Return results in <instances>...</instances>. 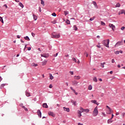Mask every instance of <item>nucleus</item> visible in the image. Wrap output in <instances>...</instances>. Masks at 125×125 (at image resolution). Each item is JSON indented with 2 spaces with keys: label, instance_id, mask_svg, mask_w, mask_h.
Returning <instances> with one entry per match:
<instances>
[{
  "label": "nucleus",
  "instance_id": "1",
  "mask_svg": "<svg viewBox=\"0 0 125 125\" xmlns=\"http://www.w3.org/2000/svg\"><path fill=\"white\" fill-rule=\"evenodd\" d=\"M109 43H110V40L109 39L103 41V44L106 46V47H109Z\"/></svg>",
  "mask_w": 125,
  "mask_h": 125
},
{
  "label": "nucleus",
  "instance_id": "2",
  "mask_svg": "<svg viewBox=\"0 0 125 125\" xmlns=\"http://www.w3.org/2000/svg\"><path fill=\"white\" fill-rule=\"evenodd\" d=\"M97 115H98V107L96 106V107H95L93 111V116L94 117H96Z\"/></svg>",
  "mask_w": 125,
  "mask_h": 125
},
{
  "label": "nucleus",
  "instance_id": "3",
  "mask_svg": "<svg viewBox=\"0 0 125 125\" xmlns=\"http://www.w3.org/2000/svg\"><path fill=\"white\" fill-rule=\"evenodd\" d=\"M60 37V34H55L54 33H52V38H53V39L59 38Z\"/></svg>",
  "mask_w": 125,
  "mask_h": 125
},
{
  "label": "nucleus",
  "instance_id": "4",
  "mask_svg": "<svg viewBox=\"0 0 125 125\" xmlns=\"http://www.w3.org/2000/svg\"><path fill=\"white\" fill-rule=\"evenodd\" d=\"M106 108L108 109V111H107V114H108V115L112 114V112H113L112 109H111V108H110V107H109L108 105H106Z\"/></svg>",
  "mask_w": 125,
  "mask_h": 125
},
{
  "label": "nucleus",
  "instance_id": "5",
  "mask_svg": "<svg viewBox=\"0 0 125 125\" xmlns=\"http://www.w3.org/2000/svg\"><path fill=\"white\" fill-rule=\"evenodd\" d=\"M109 26L110 28H112V31H115V29H116V26H115V25L114 24L109 23Z\"/></svg>",
  "mask_w": 125,
  "mask_h": 125
},
{
  "label": "nucleus",
  "instance_id": "6",
  "mask_svg": "<svg viewBox=\"0 0 125 125\" xmlns=\"http://www.w3.org/2000/svg\"><path fill=\"white\" fill-rule=\"evenodd\" d=\"M37 113H38L39 117H40V118H42V111H41V110L40 109L38 110Z\"/></svg>",
  "mask_w": 125,
  "mask_h": 125
},
{
  "label": "nucleus",
  "instance_id": "7",
  "mask_svg": "<svg viewBox=\"0 0 125 125\" xmlns=\"http://www.w3.org/2000/svg\"><path fill=\"white\" fill-rule=\"evenodd\" d=\"M48 115L49 116H52V117H55V114H54V113H53V112L52 111L49 112Z\"/></svg>",
  "mask_w": 125,
  "mask_h": 125
},
{
  "label": "nucleus",
  "instance_id": "8",
  "mask_svg": "<svg viewBox=\"0 0 125 125\" xmlns=\"http://www.w3.org/2000/svg\"><path fill=\"white\" fill-rule=\"evenodd\" d=\"M41 55L42 57H44V58H47L48 57V55L47 54H41Z\"/></svg>",
  "mask_w": 125,
  "mask_h": 125
},
{
  "label": "nucleus",
  "instance_id": "9",
  "mask_svg": "<svg viewBox=\"0 0 125 125\" xmlns=\"http://www.w3.org/2000/svg\"><path fill=\"white\" fill-rule=\"evenodd\" d=\"M25 95H26V96H27V97H29V96H31V94H30L29 91H28V90L25 91Z\"/></svg>",
  "mask_w": 125,
  "mask_h": 125
},
{
  "label": "nucleus",
  "instance_id": "10",
  "mask_svg": "<svg viewBox=\"0 0 125 125\" xmlns=\"http://www.w3.org/2000/svg\"><path fill=\"white\" fill-rule=\"evenodd\" d=\"M73 85H78V83H79V82H77V81L74 80L72 82Z\"/></svg>",
  "mask_w": 125,
  "mask_h": 125
},
{
  "label": "nucleus",
  "instance_id": "11",
  "mask_svg": "<svg viewBox=\"0 0 125 125\" xmlns=\"http://www.w3.org/2000/svg\"><path fill=\"white\" fill-rule=\"evenodd\" d=\"M122 44V42H117L115 46H120V45H121Z\"/></svg>",
  "mask_w": 125,
  "mask_h": 125
},
{
  "label": "nucleus",
  "instance_id": "12",
  "mask_svg": "<svg viewBox=\"0 0 125 125\" xmlns=\"http://www.w3.org/2000/svg\"><path fill=\"white\" fill-rule=\"evenodd\" d=\"M93 4L95 6V8H98V6H97V3H96V2H95V1H93Z\"/></svg>",
  "mask_w": 125,
  "mask_h": 125
},
{
  "label": "nucleus",
  "instance_id": "13",
  "mask_svg": "<svg viewBox=\"0 0 125 125\" xmlns=\"http://www.w3.org/2000/svg\"><path fill=\"white\" fill-rule=\"evenodd\" d=\"M63 110L64 111H65L66 112H70V109L69 108L63 107Z\"/></svg>",
  "mask_w": 125,
  "mask_h": 125
},
{
  "label": "nucleus",
  "instance_id": "14",
  "mask_svg": "<svg viewBox=\"0 0 125 125\" xmlns=\"http://www.w3.org/2000/svg\"><path fill=\"white\" fill-rule=\"evenodd\" d=\"M42 107L43 108H48V105H47V104L46 103H44L42 104Z\"/></svg>",
  "mask_w": 125,
  "mask_h": 125
},
{
  "label": "nucleus",
  "instance_id": "15",
  "mask_svg": "<svg viewBox=\"0 0 125 125\" xmlns=\"http://www.w3.org/2000/svg\"><path fill=\"white\" fill-rule=\"evenodd\" d=\"M124 12H125V10H121L119 12L118 14L119 15H121V14H124Z\"/></svg>",
  "mask_w": 125,
  "mask_h": 125
},
{
  "label": "nucleus",
  "instance_id": "16",
  "mask_svg": "<svg viewBox=\"0 0 125 125\" xmlns=\"http://www.w3.org/2000/svg\"><path fill=\"white\" fill-rule=\"evenodd\" d=\"M74 79H75V80H80V79H81V76H75V77H74Z\"/></svg>",
  "mask_w": 125,
  "mask_h": 125
},
{
  "label": "nucleus",
  "instance_id": "17",
  "mask_svg": "<svg viewBox=\"0 0 125 125\" xmlns=\"http://www.w3.org/2000/svg\"><path fill=\"white\" fill-rule=\"evenodd\" d=\"M46 63H47V61H44L42 62V66H44V65H46Z\"/></svg>",
  "mask_w": 125,
  "mask_h": 125
},
{
  "label": "nucleus",
  "instance_id": "18",
  "mask_svg": "<svg viewBox=\"0 0 125 125\" xmlns=\"http://www.w3.org/2000/svg\"><path fill=\"white\" fill-rule=\"evenodd\" d=\"M33 19H34V20L35 21H37V20L38 19V17H37V16L35 15L34 14L33 15Z\"/></svg>",
  "mask_w": 125,
  "mask_h": 125
},
{
  "label": "nucleus",
  "instance_id": "19",
  "mask_svg": "<svg viewBox=\"0 0 125 125\" xmlns=\"http://www.w3.org/2000/svg\"><path fill=\"white\" fill-rule=\"evenodd\" d=\"M19 5H20V6L21 7V8H23L24 7V5H23V4L21 2L19 3Z\"/></svg>",
  "mask_w": 125,
  "mask_h": 125
},
{
  "label": "nucleus",
  "instance_id": "20",
  "mask_svg": "<svg viewBox=\"0 0 125 125\" xmlns=\"http://www.w3.org/2000/svg\"><path fill=\"white\" fill-rule=\"evenodd\" d=\"M24 40H25L26 41H30V38H29V36H26L24 37Z\"/></svg>",
  "mask_w": 125,
  "mask_h": 125
},
{
  "label": "nucleus",
  "instance_id": "21",
  "mask_svg": "<svg viewBox=\"0 0 125 125\" xmlns=\"http://www.w3.org/2000/svg\"><path fill=\"white\" fill-rule=\"evenodd\" d=\"M64 14L65 16H67V15H68V14H69V11H64Z\"/></svg>",
  "mask_w": 125,
  "mask_h": 125
},
{
  "label": "nucleus",
  "instance_id": "22",
  "mask_svg": "<svg viewBox=\"0 0 125 125\" xmlns=\"http://www.w3.org/2000/svg\"><path fill=\"white\" fill-rule=\"evenodd\" d=\"M113 123V121H112V119H110L107 120V124H111Z\"/></svg>",
  "mask_w": 125,
  "mask_h": 125
},
{
  "label": "nucleus",
  "instance_id": "23",
  "mask_svg": "<svg viewBox=\"0 0 125 125\" xmlns=\"http://www.w3.org/2000/svg\"><path fill=\"white\" fill-rule=\"evenodd\" d=\"M93 82H95V83H97V78H96V77H94L93 78Z\"/></svg>",
  "mask_w": 125,
  "mask_h": 125
},
{
  "label": "nucleus",
  "instance_id": "24",
  "mask_svg": "<svg viewBox=\"0 0 125 125\" xmlns=\"http://www.w3.org/2000/svg\"><path fill=\"white\" fill-rule=\"evenodd\" d=\"M49 76H50V80H53L54 79V77L53 76H52V74H49Z\"/></svg>",
  "mask_w": 125,
  "mask_h": 125
},
{
  "label": "nucleus",
  "instance_id": "25",
  "mask_svg": "<svg viewBox=\"0 0 125 125\" xmlns=\"http://www.w3.org/2000/svg\"><path fill=\"white\" fill-rule=\"evenodd\" d=\"M78 113L79 114V115H80V118H81V117H82V111L78 110Z\"/></svg>",
  "mask_w": 125,
  "mask_h": 125
},
{
  "label": "nucleus",
  "instance_id": "26",
  "mask_svg": "<svg viewBox=\"0 0 125 125\" xmlns=\"http://www.w3.org/2000/svg\"><path fill=\"white\" fill-rule=\"evenodd\" d=\"M73 28H74V30H75V31H77L78 30V27H77V25H74Z\"/></svg>",
  "mask_w": 125,
  "mask_h": 125
},
{
  "label": "nucleus",
  "instance_id": "27",
  "mask_svg": "<svg viewBox=\"0 0 125 125\" xmlns=\"http://www.w3.org/2000/svg\"><path fill=\"white\" fill-rule=\"evenodd\" d=\"M84 112L85 113H88L89 112V109H84Z\"/></svg>",
  "mask_w": 125,
  "mask_h": 125
},
{
  "label": "nucleus",
  "instance_id": "28",
  "mask_svg": "<svg viewBox=\"0 0 125 125\" xmlns=\"http://www.w3.org/2000/svg\"><path fill=\"white\" fill-rule=\"evenodd\" d=\"M41 1V4L43 5V6H44V1L43 0H40Z\"/></svg>",
  "mask_w": 125,
  "mask_h": 125
},
{
  "label": "nucleus",
  "instance_id": "29",
  "mask_svg": "<svg viewBox=\"0 0 125 125\" xmlns=\"http://www.w3.org/2000/svg\"><path fill=\"white\" fill-rule=\"evenodd\" d=\"M115 6L116 7H120V6H121V4H120V3H117Z\"/></svg>",
  "mask_w": 125,
  "mask_h": 125
},
{
  "label": "nucleus",
  "instance_id": "30",
  "mask_svg": "<svg viewBox=\"0 0 125 125\" xmlns=\"http://www.w3.org/2000/svg\"><path fill=\"white\" fill-rule=\"evenodd\" d=\"M72 104H73V105H74V106H76V105H77V102H76V101H72Z\"/></svg>",
  "mask_w": 125,
  "mask_h": 125
},
{
  "label": "nucleus",
  "instance_id": "31",
  "mask_svg": "<svg viewBox=\"0 0 125 125\" xmlns=\"http://www.w3.org/2000/svg\"><path fill=\"white\" fill-rule=\"evenodd\" d=\"M23 109H24L25 111L26 112H28V108L27 107H25V106H22Z\"/></svg>",
  "mask_w": 125,
  "mask_h": 125
},
{
  "label": "nucleus",
  "instance_id": "32",
  "mask_svg": "<svg viewBox=\"0 0 125 125\" xmlns=\"http://www.w3.org/2000/svg\"><path fill=\"white\" fill-rule=\"evenodd\" d=\"M91 103H93L94 104H96V103L97 102V101H96V100H92L91 101Z\"/></svg>",
  "mask_w": 125,
  "mask_h": 125
},
{
  "label": "nucleus",
  "instance_id": "33",
  "mask_svg": "<svg viewBox=\"0 0 125 125\" xmlns=\"http://www.w3.org/2000/svg\"><path fill=\"white\" fill-rule=\"evenodd\" d=\"M88 89L89 90H91V89H92V86L91 85H89Z\"/></svg>",
  "mask_w": 125,
  "mask_h": 125
},
{
  "label": "nucleus",
  "instance_id": "34",
  "mask_svg": "<svg viewBox=\"0 0 125 125\" xmlns=\"http://www.w3.org/2000/svg\"><path fill=\"white\" fill-rule=\"evenodd\" d=\"M81 112H82V113L84 112V109H83V107H80V110Z\"/></svg>",
  "mask_w": 125,
  "mask_h": 125
},
{
  "label": "nucleus",
  "instance_id": "35",
  "mask_svg": "<svg viewBox=\"0 0 125 125\" xmlns=\"http://www.w3.org/2000/svg\"><path fill=\"white\" fill-rule=\"evenodd\" d=\"M65 22L66 23V24H67V25H69V24H70V21H69V20H67Z\"/></svg>",
  "mask_w": 125,
  "mask_h": 125
},
{
  "label": "nucleus",
  "instance_id": "36",
  "mask_svg": "<svg viewBox=\"0 0 125 125\" xmlns=\"http://www.w3.org/2000/svg\"><path fill=\"white\" fill-rule=\"evenodd\" d=\"M0 21L1 23H3V19H2V17H0Z\"/></svg>",
  "mask_w": 125,
  "mask_h": 125
},
{
  "label": "nucleus",
  "instance_id": "37",
  "mask_svg": "<svg viewBox=\"0 0 125 125\" xmlns=\"http://www.w3.org/2000/svg\"><path fill=\"white\" fill-rule=\"evenodd\" d=\"M72 60H73V61H74V62H75V63H77V59H76V58H72Z\"/></svg>",
  "mask_w": 125,
  "mask_h": 125
},
{
  "label": "nucleus",
  "instance_id": "38",
  "mask_svg": "<svg viewBox=\"0 0 125 125\" xmlns=\"http://www.w3.org/2000/svg\"><path fill=\"white\" fill-rule=\"evenodd\" d=\"M97 47H98V48H101V46H100V43H98V45H97Z\"/></svg>",
  "mask_w": 125,
  "mask_h": 125
},
{
  "label": "nucleus",
  "instance_id": "39",
  "mask_svg": "<svg viewBox=\"0 0 125 125\" xmlns=\"http://www.w3.org/2000/svg\"><path fill=\"white\" fill-rule=\"evenodd\" d=\"M101 25H102L103 26H105V22L103 21H101Z\"/></svg>",
  "mask_w": 125,
  "mask_h": 125
},
{
  "label": "nucleus",
  "instance_id": "40",
  "mask_svg": "<svg viewBox=\"0 0 125 125\" xmlns=\"http://www.w3.org/2000/svg\"><path fill=\"white\" fill-rule=\"evenodd\" d=\"M52 16H54V17H56V14L55 13H53L52 14Z\"/></svg>",
  "mask_w": 125,
  "mask_h": 125
},
{
  "label": "nucleus",
  "instance_id": "41",
  "mask_svg": "<svg viewBox=\"0 0 125 125\" xmlns=\"http://www.w3.org/2000/svg\"><path fill=\"white\" fill-rule=\"evenodd\" d=\"M120 52L119 51H116L115 52V54H119Z\"/></svg>",
  "mask_w": 125,
  "mask_h": 125
},
{
  "label": "nucleus",
  "instance_id": "42",
  "mask_svg": "<svg viewBox=\"0 0 125 125\" xmlns=\"http://www.w3.org/2000/svg\"><path fill=\"white\" fill-rule=\"evenodd\" d=\"M3 86H5V84L3 83V84H1V87H0L1 88L2 87H3Z\"/></svg>",
  "mask_w": 125,
  "mask_h": 125
},
{
  "label": "nucleus",
  "instance_id": "43",
  "mask_svg": "<svg viewBox=\"0 0 125 125\" xmlns=\"http://www.w3.org/2000/svg\"><path fill=\"white\" fill-rule=\"evenodd\" d=\"M101 66L102 68H104V64L103 63H101Z\"/></svg>",
  "mask_w": 125,
  "mask_h": 125
},
{
  "label": "nucleus",
  "instance_id": "44",
  "mask_svg": "<svg viewBox=\"0 0 125 125\" xmlns=\"http://www.w3.org/2000/svg\"><path fill=\"white\" fill-rule=\"evenodd\" d=\"M31 35H32V37H33V38H35V33L32 32Z\"/></svg>",
  "mask_w": 125,
  "mask_h": 125
},
{
  "label": "nucleus",
  "instance_id": "45",
  "mask_svg": "<svg viewBox=\"0 0 125 125\" xmlns=\"http://www.w3.org/2000/svg\"><path fill=\"white\" fill-rule=\"evenodd\" d=\"M93 20H94V18H91L89 19V21H93Z\"/></svg>",
  "mask_w": 125,
  "mask_h": 125
},
{
  "label": "nucleus",
  "instance_id": "46",
  "mask_svg": "<svg viewBox=\"0 0 125 125\" xmlns=\"http://www.w3.org/2000/svg\"><path fill=\"white\" fill-rule=\"evenodd\" d=\"M125 26H123V27H121L122 31H124V30H125Z\"/></svg>",
  "mask_w": 125,
  "mask_h": 125
},
{
  "label": "nucleus",
  "instance_id": "47",
  "mask_svg": "<svg viewBox=\"0 0 125 125\" xmlns=\"http://www.w3.org/2000/svg\"><path fill=\"white\" fill-rule=\"evenodd\" d=\"M33 67H37V66H38V64H36V63H33Z\"/></svg>",
  "mask_w": 125,
  "mask_h": 125
},
{
  "label": "nucleus",
  "instance_id": "48",
  "mask_svg": "<svg viewBox=\"0 0 125 125\" xmlns=\"http://www.w3.org/2000/svg\"><path fill=\"white\" fill-rule=\"evenodd\" d=\"M39 9L40 12H42V8H41V7H39Z\"/></svg>",
  "mask_w": 125,
  "mask_h": 125
},
{
  "label": "nucleus",
  "instance_id": "49",
  "mask_svg": "<svg viewBox=\"0 0 125 125\" xmlns=\"http://www.w3.org/2000/svg\"><path fill=\"white\" fill-rule=\"evenodd\" d=\"M52 84H50L49 86V88H52Z\"/></svg>",
  "mask_w": 125,
  "mask_h": 125
},
{
  "label": "nucleus",
  "instance_id": "50",
  "mask_svg": "<svg viewBox=\"0 0 125 125\" xmlns=\"http://www.w3.org/2000/svg\"><path fill=\"white\" fill-rule=\"evenodd\" d=\"M125 113H122V117H123V118L125 117Z\"/></svg>",
  "mask_w": 125,
  "mask_h": 125
},
{
  "label": "nucleus",
  "instance_id": "51",
  "mask_svg": "<svg viewBox=\"0 0 125 125\" xmlns=\"http://www.w3.org/2000/svg\"><path fill=\"white\" fill-rule=\"evenodd\" d=\"M112 63H115V60L113 59L111 61Z\"/></svg>",
  "mask_w": 125,
  "mask_h": 125
},
{
  "label": "nucleus",
  "instance_id": "52",
  "mask_svg": "<svg viewBox=\"0 0 125 125\" xmlns=\"http://www.w3.org/2000/svg\"><path fill=\"white\" fill-rule=\"evenodd\" d=\"M69 73H70V74H71V75H74V72H73V71H70Z\"/></svg>",
  "mask_w": 125,
  "mask_h": 125
},
{
  "label": "nucleus",
  "instance_id": "53",
  "mask_svg": "<svg viewBox=\"0 0 125 125\" xmlns=\"http://www.w3.org/2000/svg\"><path fill=\"white\" fill-rule=\"evenodd\" d=\"M113 118H114V114H112L111 115V118H110V120H112L113 119Z\"/></svg>",
  "mask_w": 125,
  "mask_h": 125
},
{
  "label": "nucleus",
  "instance_id": "54",
  "mask_svg": "<svg viewBox=\"0 0 125 125\" xmlns=\"http://www.w3.org/2000/svg\"><path fill=\"white\" fill-rule=\"evenodd\" d=\"M20 106H21V107L22 108H23V106H24V105H23V104H20Z\"/></svg>",
  "mask_w": 125,
  "mask_h": 125
},
{
  "label": "nucleus",
  "instance_id": "55",
  "mask_svg": "<svg viewBox=\"0 0 125 125\" xmlns=\"http://www.w3.org/2000/svg\"><path fill=\"white\" fill-rule=\"evenodd\" d=\"M27 49L29 51L31 50V47H27Z\"/></svg>",
  "mask_w": 125,
  "mask_h": 125
},
{
  "label": "nucleus",
  "instance_id": "56",
  "mask_svg": "<svg viewBox=\"0 0 125 125\" xmlns=\"http://www.w3.org/2000/svg\"><path fill=\"white\" fill-rule=\"evenodd\" d=\"M116 116H118V115H120V113L119 112H116Z\"/></svg>",
  "mask_w": 125,
  "mask_h": 125
},
{
  "label": "nucleus",
  "instance_id": "57",
  "mask_svg": "<svg viewBox=\"0 0 125 125\" xmlns=\"http://www.w3.org/2000/svg\"><path fill=\"white\" fill-rule=\"evenodd\" d=\"M117 66L118 68H121V65L120 64H118Z\"/></svg>",
  "mask_w": 125,
  "mask_h": 125
},
{
  "label": "nucleus",
  "instance_id": "58",
  "mask_svg": "<svg viewBox=\"0 0 125 125\" xmlns=\"http://www.w3.org/2000/svg\"><path fill=\"white\" fill-rule=\"evenodd\" d=\"M17 37L18 39H20V36L19 35H17Z\"/></svg>",
  "mask_w": 125,
  "mask_h": 125
},
{
  "label": "nucleus",
  "instance_id": "59",
  "mask_svg": "<svg viewBox=\"0 0 125 125\" xmlns=\"http://www.w3.org/2000/svg\"><path fill=\"white\" fill-rule=\"evenodd\" d=\"M70 89H71L72 91L74 90V88H72V87H70Z\"/></svg>",
  "mask_w": 125,
  "mask_h": 125
},
{
  "label": "nucleus",
  "instance_id": "60",
  "mask_svg": "<svg viewBox=\"0 0 125 125\" xmlns=\"http://www.w3.org/2000/svg\"><path fill=\"white\" fill-rule=\"evenodd\" d=\"M97 39H100V36L99 35L97 36Z\"/></svg>",
  "mask_w": 125,
  "mask_h": 125
},
{
  "label": "nucleus",
  "instance_id": "61",
  "mask_svg": "<svg viewBox=\"0 0 125 125\" xmlns=\"http://www.w3.org/2000/svg\"><path fill=\"white\" fill-rule=\"evenodd\" d=\"M21 42L24 43V41L22 39H21Z\"/></svg>",
  "mask_w": 125,
  "mask_h": 125
},
{
  "label": "nucleus",
  "instance_id": "62",
  "mask_svg": "<svg viewBox=\"0 0 125 125\" xmlns=\"http://www.w3.org/2000/svg\"><path fill=\"white\" fill-rule=\"evenodd\" d=\"M110 74H111V75H112V74H113V71H110Z\"/></svg>",
  "mask_w": 125,
  "mask_h": 125
},
{
  "label": "nucleus",
  "instance_id": "63",
  "mask_svg": "<svg viewBox=\"0 0 125 125\" xmlns=\"http://www.w3.org/2000/svg\"><path fill=\"white\" fill-rule=\"evenodd\" d=\"M96 105H97V106H98V105H99V103H96V104H95Z\"/></svg>",
  "mask_w": 125,
  "mask_h": 125
},
{
  "label": "nucleus",
  "instance_id": "64",
  "mask_svg": "<svg viewBox=\"0 0 125 125\" xmlns=\"http://www.w3.org/2000/svg\"><path fill=\"white\" fill-rule=\"evenodd\" d=\"M119 52H120V53H123V51L120 50V51H119Z\"/></svg>",
  "mask_w": 125,
  "mask_h": 125
}]
</instances>
